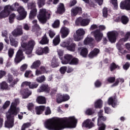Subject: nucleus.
Segmentation results:
<instances>
[{
    "label": "nucleus",
    "mask_w": 130,
    "mask_h": 130,
    "mask_svg": "<svg viewBox=\"0 0 130 130\" xmlns=\"http://www.w3.org/2000/svg\"><path fill=\"white\" fill-rule=\"evenodd\" d=\"M77 119L71 116L62 119L52 118L45 121V127L49 130H61L65 127H76Z\"/></svg>",
    "instance_id": "nucleus-1"
},
{
    "label": "nucleus",
    "mask_w": 130,
    "mask_h": 130,
    "mask_svg": "<svg viewBox=\"0 0 130 130\" xmlns=\"http://www.w3.org/2000/svg\"><path fill=\"white\" fill-rule=\"evenodd\" d=\"M35 41L34 40H30L28 41L27 44L25 43H21V46L17 51L15 58L14 59V62L16 64H18L19 62H21L23 59H25V56L23 54V51H25L26 54H31L34 46H35Z\"/></svg>",
    "instance_id": "nucleus-2"
},
{
    "label": "nucleus",
    "mask_w": 130,
    "mask_h": 130,
    "mask_svg": "<svg viewBox=\"0 0 130 130\" xmlns=\"http://www.w3.org/2000/svg\"><path fill=\"white\" fill-rule=\"evenodd\" d=\"M7 7H10L9 10L10 11H17L19 13L20 16L17 18L18 20H24L27 16V12L25 11V9L23 7L20 6L19 3L16 2L12 6L7 5Z\"/></svg>",
    "instance_id": "nucleus-3"
},
{
    "label": "nucleus",
    "mask_w": 130,
    "mask_h": 130,
    "mask_svg": "<svg viewBox=\"0 0 130 130\" xmlns=\"http://www.w3.org/2000/svg\"><path fill=\"white\" fill-rule=\"evenodd\" d=\"M50 15H51V12H50V11L47 10L44 8H42L39 10L38 19H39L41 23L44 24L46 23L47 20H49V19H50Z\"/></svg>",
    "instance_id": "nucleus-4"
},
{
    "label": "nucleus",
    "mask_w": 130,
    "mask_h": 130,
    "mask_svg": "<svg viewBox=\"0 0 130 130\" xmlns=\"http://www.w3.org/2000/svg\"><path fill=\"white\" fill-rule=\"evenodd\" d=\"M27 9L31 10L29 13V18L30 20H33L37 15V9H36V3L31 2L27 4Z\"/></svg>",
    "instance_id": "nucleus-5"
},
{
    "label": "nucleus",
    "mask_w": 130,
    "mask_h": 130,
    "mask_svg": "<svg viewBox=\"0 0 130 130\" xmlns=\"http://www.w3.org/2000/svg\"><path fill=\"white\" fill-rule=\"evenodd\" d=\"M102 113H103V110H100L98 113L99 118L98 119V125L99 126V130H105L106 127V125L101 122V120H103V121H105V120L107 119L106 117L103 116Z\"/></svg>",
    "instance_id": "nucleus-6"
},
{
    "label": "nucleus",
    "mask_w": 130,
    "mask_h": 130,
    "mask_svg": "<svg viewBox=\"0 0 130 130\" xmlns=\"http://www.w3.org/2000/svg\"><path fill=\"white\" fill-rule=\"evenodd\" d=\"M16 115L12 114L11 113L7 112L6 117L7 121H5V126L8 128H11L14 126V116Z\"/></svg>",
    "instance_id": "nucleus-7"
},
{
    "label": "nucleus",
    "mask_w": 130,
    "mask_h": 130,
    "mask_svg": "<svg viewBox=\"0 0 130 130\" xmlns=\"http://www.w3.org/2000/svg\"><path fill=\"white\" fill-rule=\"evenodd\" d=\"M19 101L18 99H15L14 101L12 103L10 109L8 112L14 114V115H17L18 112H20V109L16 107L17 105L19 104Z\"/></svg>",
    "instance_id": "nucleus-8"
},
{
    "label": "nucleus",
    "mask_w": 130,
    "mask_h": 130,
    "mask_svg": "<svg viewBox=\"0 0 130 130\" xmlns=\"http://www.w3.org/2000/svg\"><path fill=\"white\" fill-rule=\"evenodd\" d=\"M19 101L18 99H15L14 101L12 103L10 109L8 112L14 114V115H17L18 112H20V109L16 107L17 105L19 104Z\"/></svg>",
    "instance_id": "nucleus-9"
},
{
    "label": "nucleus",
    "mask_w": 130,
    "mask_h": 130,
    "mask_svg": "<svg viewBox=\"0 0 130 130\" xmlns=\"http://www.w3.org/2000/svg\"><path fill=\"white\" fill-rule=\"evenodd\" d=\"M85 34H86V31L83 28L77 29L76 31V34L74 35V40H75V41H80V40H82Z\"/></svg>",
    "instance_id": "nucleus-10"
},
{
    "label": "nucleus",
    "mask_w": 130,
    "mask_h": 130,
    "mask_svg": "<svg viewBox=\"0 0 130 130\" xmlns=\"http://www.w3.org/2000/svg\"><path fill=\"white\" fill-rule=\"evenodd\" d=\"M107 35L110 42L114 43L116 41V39L118 36V32L116 31H109L107 33Z\"/></svg>",
    "instance_id": "nucleus-11"
},
{
    "label": "nucleus",
    "mask_w": 130,
    "mask_h": 130,
    "mask_svg": "<svg viewBox=\"0 0 130 130\" xmlns=\"http://www.w3.org/2000/svg\"><path fill=\"white\" fill-rule=\"evenodd\" d=\"M10 7H8V5L4 7L3 11H1L0 13V19H3L4 18H7L9 17L11 10H10ZM3 10V8L0 6V11Z\"/></svg>",
    "instance_id": "nucleus-12"
},
{
    "label": "nucleus",
    "mask_w": 130,
    "mask_h": 130,
    "mask_svg": "<svg viewBox=\"0 0 130 130\" xmlns=\"http://www.w3.org/2000/svg\"><path fill=\"white\" fill-rule=\"evenodd\" d=\"M92 35H94V37L98 42L99 41H101L102 40V38H103V34L99 30H96L95 31H93L91 32Z\"/></svg>",
    "instance_id": "nucleus-13"
},
{
    "label": "nucleus",
    "mask_w": 130,
    "mask_h": 130,
    "mask_svg": "<svg viewBox=\"0 0 130 130\" xmlns=\"http://www.w3.org/2000/svg\"><path fill=\"white\" fill-rule=\"evenodd\" d=\"M120 7L122 10H130V0H125L120 3Z\"/></svg>",
    "instance_id": "nucleus-14"
},
{
    "label": "nucleus",
    "mask_w": 130,
    "mask_h": 130,
    "mask_svg": "<svg viewBox=\"0 0 130 130\" xmlns=\"http://www.w3.org/2000/svg\"><path fill=\"white\" fill-rule=\"evenodd\" d=\"M72 58H73V56L72 55H64V59L61 61L62 64H68V63H71Z\"/></svg>",
    "instance_id": "nucleus-15"
},
{
    "label": "nucleus",
    "mask_w": 130,
    "mask_h": 130,
    "mask_svg": "<svg viewBox=\"0 0 130 130\" xmlns=\"http://www.w3.org/2000/svg\"><path fill=\"white\" fill-rule=\"evenodd\" d=\"M60 33L62 38H66L70 34V29L68 27H62L60 29Z\"/></svg>",
    "instance_id": "nucleus-16"
},
{
    "label": "nucleus",
    "mask_w": 130,
    "mask_h": 130,
    "mask_svg": "<svg viewBox=\"0 0 130 130\" xmlns=\"http://www.w3.org/2000/svg\"><path fill=\"white\" fill-rule=\"evenodd\" d=\"M12 34L14 37H18V36L23 35V30H22V27L16 28L12 32Z\"/></svg>",
    "instance_id": "nucleus-17"
},
{
    "label": "nucleus",
    "mask_w": 130,
    "mask_h": 130,
    "mask_svg": "<svg viewBox=\"0 0 130 130\" xmlns=\"http://www.w3.org/2000/svg\"><path fill=\"white\" fill-rule=\"evenodd\" d=\"M50 90V88L48 87V85L43 84L42 85L39 89H38L37 91L39 93H41V92H47L48 93Z\"/></svg>",
    "instance_id": "nucleus-18"
},
{
    "label": "nucleus",
    "mask_w": 130,
    "mask_h": 130,
    "mask_svg": "<svg viewBox=\"0 0 130 130\" xmlns=\"http://www.w3.org/2000/svg\"><path fill=\"white\" fill-rule=\"evenodd\" d=\"M78 51L83 57H86L88 55V49L86 48H78Z\"/></svg>",
    "instance_id": "nucleus-19"
},
{
    "label": "nucleus",
    "mask_w": 130,
    "mask_h": 130,
    "mask_svg": "<svg viewBox=\"0 0 130 130\" xmlns=\"http://www.w3.org/2000/svg\"><path fill=\"white\" fill-rule=\"evenodd\" d=\"M83 126H84V127H88V128H91V127L94 126V124L91 121V120L87 119L83 122Z\"/></svg>",
    "instance_id": "nucleus-20"
},
{
    "label": "nucleus",
    "mask_w": 130,
    "mask_h": 130,
    "mask_svg": "<svg viewBox=\"0 0 130 130\" xmlns=\"http://www.w3.org/2000/svg\"><path fill=\"white\" fill-rule=\"evenodd\" d=\"M81 12H82V8L79 7H74L71 10V15L75 17V16H77L78 13H81Z\"/></svg>",
    "instance_id": "nucleus-21"
},
{
    "label": "nucleus",
    "mask_w": 130,
    "mask_h": 130,
    "mask_svg": "<svg viewBox=\"0 0 130 130\" xmlns=\"http://www.w3.org/2000/svg\"><path fill=\"white\" fill-rule=\"evenodd\" d=\"M21 93L22 95L23 98L26 99V98H28L32 94V91H29L28 89H24L21 91Z\"/></svg>",
    "instance_id": "nucleus-22"
},
{
    "label": "nucleus",
    "mask_w": 130,
    "mask_h": 130,
    "mask_svg": "<svg viewBox=\"0 0 130 130\" xmlns=\"http://www.w3.org/2000/svg\"><path fill=\"white\" fill-rule=\"evenodd\" d=\"M108 103L109 105H112V107H115L117 105L116 98L113 97L110 98L108 100Z\"/></svg>",
    "instance_id": "nucleus-23"
},
{
    "label": "nucleus",
    "mask_w": 130,
    "mask_h": 130,
    "mask_svg": "<svg viewBox=\"0 0 130 130\" xmlns=\"http://www.w3.org/2000/svg\"><path fill=\"white\" fill-rule=\"evenodd\" d=\"M36 101L39 104H46V99L43 96H39L37 98Z\"/></svg>",
    "instance_id": "nucleus-24"
},
{
    "label": "nucleus",
    "mask_w": 130,
    "mask_h": 130,
    "mask_svg": "<svg viewBox=\"0 0 130 130\" xmlns=\"http://www.w3.org/2000/svg\"><path fill=\"white\" fill-rule=\"evenodd\" d=\"M36 112L37 114L38 115L42 114V112L44 111V110L45 109V106H40L36 107Z\"/></svg>",
    "instance_id": "nucleus-25"
},
{
    "label": "nucleus",
    "mask_w": 130,
    "mask_h": 130,
    "mask_svg": "<svg viewBox=\"0 0 130 130\" xmlns=\"http://www.w3.org/2000/svg\"><path fill=\"white\" fill-rule=\"evenodd\" d=\"M10 41V45L12 46H14L15 47H17L18 46V44L19 42L15 39V38H13L12 36H9Z\"/></svg>",
    "instance_id": "nucleus-26"
},
{
    "label": "nucleus",
    "mask_w": 130,
    "mask_h": 130,
    "mask_svg": "<svg viewBox=\"0 0 130 130\" xmlns=\"http://www.w3.org/2000/svg\"><path fill=\"white\" fill-rule=\"evenodd\" d=\"M100 51L99 49H93V50L90 52V53L88 55L89 57H90V58H93V57L96 56V55H97V54L99 53Z\"/></svg>",
    "instance_id": "nucleus-27"
},
{
    "label": "nucleus",
    "mask_w": 130,
    "mask_h": 130,
    "mask_svg": "<svg viewBox=\"0 0 130 130\" xmlns=\"http://www.w3.org/2000/svg\"><path fill=\"white\" fill-rule=\"evenodd\" d=\"M64 101H67V99L63 98L62 94H58L57 95L56 102L57 103H61V102H64Z\"/></svg>",
    "instance_id": "nucleus-28"
},
{
    "label": "nucleus",
    "mask_w": 130,
    "mask_h": 130,
    "mask_svg": "<svg viewBox=\"0 0 130 130\" xmlns=\"http://www.w3.org/2000/svg\"><path fill=\"white\" fill-rule=\"evenodd\" d=\"M64 5L63 4L60 3L58 6L57 12L58 14H62V13H64Z\"/></svg>",
    "instance_id": "nucleus-29"
},
{
    "label": "nucleus",
    "mask_w": 130,
    "mask_h": 130,
    "mask_svg": "<svg viewBox=\"0 0 130 130\" xmlns=\"http://www.w3.org/2000/svg\"><path fill=\"white\" fill-rule=\"evenodd\" d=\"M93 42H94V39L90 37H87L84 41V44L85 45L91 44V43H93Z\"/></svg>",
    "instance_id": "nucleus-30"
},
{
    "label": "nucleus",
    "mask_w": 130,
    "mask_h": 130,
    "mask_svg": "<svg viewBox=\"0 0 130 130\" xmlns=\"http://www.w3.org/2000/svg\"><path fill=\"white\" fill-rule=\"evenodd\" d=\"M0 88L2 90H9V85L7 82L3 81L0 83Z\"/></svg>",
    "instance_id": "nucleus-31"
},
{
    "label": "nucleus",
    "mask_w": 130,
    "mask_h": 130,
    "mask_svg": "<svg viewBox=\"0 0 130 130\" xmlns=\"http://www.w3.org/2000/svg\"><path fill=\"white\" fill-rule=\"evenodd\" d=\"M59 42H60V37L59 35H57L53 40V44L56 46L59 44Z\"/></svg>",
    "instance_id": "nucleus-32"
},
{
    "label": "nucleus",
    "mask_w": 130,
    "mask_h": 130,
    "mask_svg": "<svg viewBox=\"0 0 130 130\" xmlns=\"http://www.w3.org/2000/svg\"><path fill=\"white\" fill-rule=\"evenodd\" d=\"M2 37L5 38L4 39L5 42L7 44H9V43H10V41L9 40V38L8 37V31H7L6 30L3 31H2Z\"/></svg>",
    "instance_id": "nucleus-33"
},
{
    "label": "nucleus",
    "mask_w": 130,
    "mask_h": 130,
    "mask_svg": "<svg viewBox=\"0 0 130 130\" xmlns=\"http://www.w3.org/2000/svg\"><path fill=\"white\" fill-rule=\"evenodd\" d=\"M90 21L91 19H83L82 20L81 22V26L85 27L86 26H88L90 23Z\"/></svg>",
    "instance_id": "nucleus-34"
},
{
    "label": "nucleus",
    "mask_w": 130,
    "mask_h": 130,
    "mask_svg": "<svg viewBox=\"0 0 130 130\" xmlns=\"http://www.w3.org/2000/svg\"><path fill=\"white\" fill-rule=\"evenodd\" d=\"M48 42H49V40L46 37V35H44L40 42V44L44 45V44H48Z\"/></svg>",
    "instance_id": "nucleus-35"
},
{
    "label": "nucleus",
    "mask_w": 130,
    "mask_h": 130,
    "mask_svg": "<svg viewBox=\"0 0 130 130\" xmlns=\"http://www.w3.org/2000/svg\"><path fill=\"white\" fill-rule=\"evenodd\" d=\"M51 67L52 68H57L58 67V61H57L56 58L54 57L52 59Z\"/></svg>",
    "instance_id": "nucleus-36"
},
{
    "label": "nucleus",
    "mask_w": 130,
    "mask_h": 130,
    "mask_svg": "<svg viewBox=\"0 0 130 130\" xmlns=\"http://www.w3.org/2000/svg\"><path fill=\"white\" fill-rule=\"evenodd\" d=\"M40 64H41V63L40 62V60H37V61H34L32 63L30 68H31V69H37V68H39V67L40 66Z\"/></svg>",
    "instance_id": "nucleus-37"
},
{
    "label": "nucleus",
    "mask_w": 130,
    "mask_h": 130,
    "mask_svg": "<svg viewBox=\"0 0 130 130\" xmlns=\"http://www.w3.org/2000/svg\"><path fill=\"white\" fill-rule=\"evenodd\" d=\"M102 101L101 100H99L96 101L94 103L95 108H101L102 107Z\"/></svg>",
    "instance_id": "nucleus-38"
},
{
    "label": "nucleus",
    "mask_w": 130,
    "mask_h": 130,
    "mask_svg": "<svg viewBox=\"0 0 130 130\" xmlns=\"http://www.w3.org/2000/svg\"><path fill=\"white\" fill-rule=\"evenodd\" d=\"M67 49L70 51H75L76 50V44L72 43L70 45H68Z\"/></svg>",
    "instance_id": "nucleus-39"
},
{
    "label": "nucleus",
    "mask_w": 130,
    "mask_h": 130,
    "mask_svg": "<svg viewBox=\"0 0 130 130\" xmlns=\"http://www.w3.org/2000/svg\"><path fill=\"white\" fill-rule=\"evenodd\" d=\"M46 80V78H45V76H44V75L39 77L36 79V81L37 82H38V83H43V82H45Z\"/></svg>",
    "instance_id": "nucleus-40"
},
{
    "label": "nucleus",
    "mask_w": 130,
    "mask_h": 130,
    "mask_svg": "<svg viewBox=\"0 0 130 130\" xmlns=\"http://www.w3.org/2000/svg\"><path fill=\"white\" fill-rule=\"evenodd\" d=\"M121 22L124 25H126L128 23V18L125 16H122L121 18Z\"/></svg>",
    "instance_id": "nucleus-41"
},
{
    "label": "nucleus",
    "mask_w": 130,
    "mask_h": 130,
    "mask_svg": "<svg viewBox=\"0 0 130 130\" xmlns=\"http://www.w3.org/2000/svg\"><path fill=\"white\" fill-rule=\"evenodd\" d=\"M60 24V22L59 20H56L54 23L52 24V26L53 28H58L59 27V25Z\"/></svg>",
    "instance_id": "nucleus-42"
},
{
    "label": "nucleus",
    "mask_w": 130,
    "mask_h": 130,
    "mask_svg": "<svg viewBox=\"0 0 130 130\" xmlns=\"http://www.w3.org/2000/svg\"><path fill=\"white\" fill-rule=\"evenodd\" d=\"M110 69L111 72H113V71H114L115 69H119V66L115 64V63H112V64H111Z\"/></svg>",
    "instance_id": "nucleus-43"
},
{
    "label": "nucleus",
    "mask_w": 130,
    "mask_h": 130,
    "mask_svg": "<svg viewBox=\"0 0 130 130\" xmlns=\"http://www.w3.org/2000/svg\"><path fill=\"white\" fill-rule=\"evenodd\" d=\"M69 45H70V42L67 41H62L60 43V46H61V47H68Z\"/></svg>",
    "instance_id": "nucleus-44"
},
{
    "label": "nucleus",
    "mask_w": 130,
    "mask_h": 130,
    "mask_svg": "<svg viewBox=\"0 0 130 130\" xmlns=\"http://www.w3.org/2000/svg\"><path fill=\"white\" fill-rule=\"evenodd\" d=\"M36 53L38 55H42L43 54V48H38L36 51Z\"/></svg>",
    "instance_id": "nucleus-45"
},
{
    "label": "nucleus",
    "mask_w": 130,
    "mask_h": 130,
    "mask_svg": "<svg viewBox=\"0 0 130 130\" xmlns=\"http://www.w3.org/2000/svg\"><path fill=\"white\" fill-rule=\"evenodd\" d=\"M32 71L30 70L26 71L24 74V77H25V78H29V77H32Z\"/></svg>",
    "instance_id": "nucleus-46"
},
{
    "label": "nucleus",
    "mask_w": 130,
    "mask_h": 130,
    "mask_svg": "<svg viewBox=\"0 0 130 130\" xmlns=\"http://www.w3.org/2000/svg\"><path fill=\"white\" fill-rule=\"evenodd\" d=\"M45 5V0H38V5L39 8H42Z\"/></svg>",
    "instance_id": "nucleus-47"
},
{
    "label": "nucleus",
    "mask_w": 130,
    "mask_h": 130,
    "mask_svg": "<svg viewBox=\"0 0 130 130\" xmlns=\"http://www.w3.org/2000/svg\"><path fill=\"white\" fill-rule=\"evenodd\" d=\"M16 18V15L14 13L11 14L9 16V22L10 23H12L14 22V20Z\"/></svg>",
    "instance_id": "nucleus-48"
},
{
    "label": "nucleus",
    "mask_w": 130,
    "mask_h": 130,
    "mask_svg": "<svg viewBox=\"0 0 130 130\" xmlns=\"http://www.w3.org/2000/svg\"><path fill=\"white\" fill-rule=\"evenodd\" d=\"M44 110L45 115H49V114H51V110L49 107H47L45 108Z\"/></svg>",
    "instance_id": "nucleus-49"
},
{
    "label": "nucleus",
    "mask_w": 130,
    "mask_h": 130,
    "mask_svg": "<svg viewBox=\"0 0 130 130\" xmlns=\"http://www.w3.org/2000/svg\"><path fill=\"white\" fill-rule=\"evenodd\" d=\"M119 82L120 83H123V82H124V80L123 78L117 79L116 82L112 86H117Z\"/></svg>",
    "instance_id": "nucleus-50"
},
{
    "label": "nucleus",
    "mask_w": 130,
    "mask_h": 130,
    "mask_svg": "<svg viewBox=\"0 0 130 130\" xmlns=\"http://www.w3.org/2000/svg\"><path fill=\"white\" fill-rule=\"evenodd\" d=\"M79 63V59L77 58H74L70 62V64H78Z\"/></svg>",
    "instance_id": "nucleus-51"
},
{
    "label": "nucleus",
    "mask_w": 130,
    "mask_h": 130,
    "mask_svg": "<svg viewBox=\"0 0 130 130\" xmlns=\"http://www.w3.org/2000/svg\"><path fill=\"white\" fill-rule=\"evenodd\" d=\"M30 125H31V124H30V123L29 122L25 123L22 125L21 127V129L25 130L26 129V128H28L29 126H30Z\"/></svg>",
    "instance_id": "nucleus-52"
},
{
    "label": "nucleus",
    "mask_w": 130,
    "mask_h": 130,
    "mask_svg": "<svg viewBox=\"0 0 130 130\" xmlns=\"http://www.w3.org/2000/svg\"><path fill=\"white\" fill-rule=\"evenodd\" d=\"M67 67H61L59 69L60 73L62 75H64V74H66V72H67Z\"/></svg>",
    "instance_id": "nucleus-53"
},
{
    "label": "nucleus",
    "mask_w": 130,
    "mask_h": 130,
    "mask_svg": "<svg viewBox=\"0 0 130 130\" xmlns=\"http://www.w3.org/2000/svg\"><path fill=\"white\" fill-rule=\"evenodd\" d=\"M93 113L94 111L91 109H87L85 111V114L87 115H92V114H93Z\"/></svg>",
    "instance_id": "nucleus-54"
},
{
    "label": "nucleus",
    "mask_w": 130,
    "mask_h": 130,
    "mask_svg": "<svg viewBox=\"0 0 130 130\" xmlns=\"http://www.w3.org/2000/svg\"><path fill=\"white\" fill-rule=\"evenodd\" d=\"M30 84H31L30 82L24 81L21 84V88H24V87H27V86H28V87H29Z\"/></svg>",
    "instance_id": "nucleus-55"
},
{
    "label": "nucleus",
    "mask_w": 130,
    "mask_h": 130,
    "mask_svg": "<svg viewBox=\"0 0 130 130\" xmlns=\"http://www.w3.org/2000/svg\"><path fill=\"white\" fill-rule=\"evenodd\" d=\"M27 68H28V64H23L20 67V70L21 72H25L27 70Z\"/></svg>",
    "instance_id": "nucleus-56"
},
{
    "label": "nucleus",
    "mask_w": 130,
    "mask_h": 130,
    "mask_svg": "<svg viewBox=\"0 0 130 130\" xmlns=\"http://www.w3.org/2000/svg\"><path fill=\"white\" fill-rule=\"evenodd\" d=\"M51 3H52V4H54V5H56V4L58 3V0H48L47 2V5H51Z\"/></svg>",
    "instance_id": "nucleus-57"
},
{
    "label": "nucleus",
    "mask_w": 130,
    "mask_h": 130,
    "mask_svg": "<svg viewBox=\"0 0 130 130\" xmlns=\"http://www.w3.org/2000/svg\"><path fill=\"white\" fill-rule=\"evenodd\" d=\"M10 104H11V102L9 101H7L3 105V108L4 109H6V108H8V107L10 106Z\"/></svg>",
    "instance_id": "nucleus-58"
},
{
    "label": "nucleus",
    "mask_w": 130,
    "mask_h": 130,
    "mask_svg": "<svg viewBox=\"0 0 130 130\" xmlns=\"http://www.w3.org/2000/svg\"><path fill=\"white\" fill-rule=\"evenodd\" d=\"M48 34L50 38H53L55 36V32L51 30H49Z\"/></svg>",
    "instance_id": "nucleus-59"
},
{
    "label": "nucleus",
    "mask_w": 130,
    "mask_h": 130,
    "mask_svg": "<svg viewBox=\"0 0 130 130\" xmlns=\"http://www.w3.org/2000/svg\"><path fill=\"white\" fill-rule=\"evenodd\" d=\"M39 85L37 83H31L29 84V88L30 89H35L36 88H37L38 87Z\"/></svg>",
    "instance_id": "nucleus-60"
},
{
    "label": "nucleus",
    "mask_w": 130,
    "mask_h": 130,
    "mask_svg": "<svg viewBox=\"0 0 130 130\" xmlns=\"http://www.w3.org/2000/svg\"><path fill=\"white\" fill-rule=\"evenodd\" d=\"M8 54L9 57H13V55H14V49H13L12 48L9 49L8 51Z\"/></svg>",
    "instance_id": "nucleus-61"
},
{
    "label": "nucleus",
    "mask_w": 130,
    "mask_h": 130,
    "mask_svg": "<svg viewBox=\"0 0 130 130\" xmlns=\"http://www.w3.org/2000/svg\"><path fill=\"white\" fill-rule=\"evenodd\" d=\"M111 3L113 5L114 9H117V0H111Z\"/></svg>",
    "instance_id": "nucleus-62"
},
{
    "label": "nucleus",
    "mask_w": 130,
    "mask_h": 130,
    "mask_svg": "<svg viewBox=\"0 0 130 130\" xmlns=\"http://www.w3.org/2000/svg\"><path fill=\"white\" fill-rule=\"evenodd\" d=\"M107 8H104L103 10V17H105V18H106L107 17Z\"/></svg>",
    "instance_id": "nucleus-63"
},
{
    "label": "nucleus",
    "mask_w": 130,
    "mask_h": 130,
    "mask_svg": "<svg viewBox=\"0 0 130 130\" xmlns=\"http://www.w3.org/2000/svg\"><path fill=\"white\" fill-rule=\"evenodd\" d=\"M32 24H34L35 27L36 28V29H40V26L38 24H37V20H34L32 21Z\"/></svg>",
    "instance_id": "nucleus-64"
}]
</instances>
